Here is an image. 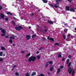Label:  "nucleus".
Returning <instances> with one entry per match:
<instances>
[{"label":"nucleus","instance_id":"1","mask_svg":"<svg viewBox=\"0 0 76 76\" xmlns=\"http://www.w3.org/2000/svg\"><path fill=\"white\" fill-rule=\"evenodd\" d=\"M68 72H69V74L72 73V76H73V75L75 74V70H73V69H72L70 67H69L68 69Z\"/></svg>","mask_w":76,"mask_h":76},{"label":"nucleus","instance_id":"44","mask_svg":"<svg viewBox=\"0 0 76 76\" xmlns=\"http://www.w3.org/2000/svg\"><path fill=\"white\" fill-rule=\"evenodd\" d=\"M5 37L6 38H9V37H8V36H6Z\"/></svg>","mask_w":76,"mask_h":76},{"label":"nucleus","instance_id":"33","mask_svg":"<svg viewBox=\"0 0 76 76\" xmlns=\"http://www.w3.org/2000/svg\"><path fill=\"white\" fill-rule=\"evenodd\" d=\"M38 76H44V75L43 74H40V75H38Z\"/></svg>","mask_w":76,"mask_h":76},{"label":"nucleus","instance_id":"54","mask_svg":"<svg viewBox=\"0 0 76 76\" xmlns=\"http://www.w3.org/2000/svg\"><path fill=\"white\" fill-rule=\"evenodd\" d=\"M34 15V14H31V16H33Z\"/></svg>","mask_w":76,"mask_h":76},{"label":"nucleus","instance_id":"46","mask_svg":"<svg viewBox=\"0 0 76 76\" xmlns=\"http://www.w3.org/2000/svg\"><path fill=\"white\" fill-rule=\"evenodd\" d=\"M8 20V18H5V20Z\"/></svg>","mask_w":76,"mask_h":76},{"label":"nucleus","instance_id":"22","mask_svg":"<svg viewBox=\"0 0 76 76\" xmlns=\"http://www.w3.org/2000/svg\"><path fill=\"white\" fill-rule=\"evenodd\" d=\"M42 1H43V2H44V3H47V2H48V1H45V0H42Z\"/></svg>","mask_w":76,"mask_h":76},{"label":"nucleus","instance_id":"23","mask_svg":"<svg viewBox=\"0 0 76 76\" xmlns=\"http://www.w3.org/2000/svg\"><path fill=\"white\" fill-rule=\"evenodd\" d=\"M58 57L61 58V55L60 54H59V55H58Z\"/></svg>","mask_w":76,"mask_h":76},{"label":"nucleus","instance_id":"37","mask_svg":"<svg viewBox=\"0 0 76 76\" xmlns=\"http://www.w3.org/2000/svg\"><path fill=\"white\" fill-rule=\"evenodd\" d=\"M68 58H72V56H71V55H69L68 56Z\"/></svg>","mask_w":76,"mask_h":76},{"label":"nucleus","instance_id":"49","mask_svg":"<svg viewBox=\"0 0 76 76\" xmlns=\"http://www.w3.org/2000/svg\"><path fill=\"white\" fill-rule=\"evenodd\" d=\"M61 23L62 24H64V23H65L64 22H61Z\"/></svg>","mask_w":76,"mask_h":76},{"label":"nucleus","instance_id":"19","mask_svg":"<svg viewBox=\"0 0 76 76\" xmlns=\"http://www.w3.org/2000/svg\"><path fill=\"white\" fill-rule=\"evenodd\" d=\"M37 58L38 59H40V58H41V56L38 55L37 56Z\"/></svg>","mask_w":76,"mask_h":76},{"label":"nucleus","instance_id":"40","mask_svg":"<svg viewBox=\"0 0 76 76\" xmlns=\"http://www.w3.org/2000/svg\"><path fill=\"white\" fill-rule=\"evenodd\" d=\"M50 6H51V7H54V6L53 5H52V4L50 5Z\"/></svg>","mask_w":76,"mask_h":76},{"label":"nucleus","instance_id":"30","mask_svg":"<svg viewBox=\"0 0 76 76\" xmlns=\"http://www.w3.org/2000/svg\"><path fill=\"white\" fill-rule=\"evenodd\" d=\"M71 64V63L69 62L68 65V67H70V66Z\"/></svg>","mask_w":76,"mask_h":76},{"label":"nucleus","instance_id":"50","mask_svg":"<svg viewBox=\"0 0 76 76\" xmlns=\"http://www.w3.org/2000/svg\"><path fill=\"white\" fill-rule=\"evenodd\" d=\"M64 25H65V26H67V23H64Z\"/></svg>","mask_w":76,"mask_h":76},{"label":"nucleus","instance_id":"51","mask_svg":"<svg viewBox=\"0 0 76 76\" xmlns=\"http://www.w3.org/2000/svg\"><path fill=\"white\" fill-rule=\"evenodd\" d=\"M61 69H63V66H61L60 67Z\"/></svg>","mask_w":76,"mask_h":76},{"label":"nucleus","instance_id":"38","mask_svg":"<svg viewBox=\"0 0 76 76\" xmlns=\"http://www.w3.org/2000/svg\"><path fill=\"white\" fill-rule=\"evenodd\" d=\"M63 37L64 38V39H66V37H65V36L64 35H63Z\"/></svg>","mask_w":76,"mask_h":76},{"label":"nucleus","instance_id":"42","mask_svg":"<svg viewBox=\"0 0 76 76\" xmlns=\"http://www.w3.org/2000/svg\"><path fill=\"white\" fill-rule=\"evenodd\" d=\"M42 50V48H39V50Z\"/></svg>","mask_w":76,"mask_h":76},{"label":"nucleus","instance_id":"21","mask_svg":"<svg viewBox=\"0 0 76 76\" xmlns=\"http://www.w3.org/2000/svg\"><path fill=\"white\" fill-rule=\"evenodd\" d=\"M9 42H10L11 44H12V40L11 39H10L9 41Z\"/></svg>","mask_w":76,"mask_h":76},{"label":"nucleus","instance_id":"52","mask_svg":"<svg viewBox=\"0 0 76 76\" xmlns=\"http://www.w3.org/2000/svg\"><path fill=\"white\" fill-rule=\"evenodd\" d=\"M43 39L44 40H45V38L44 37H43Z\"/></svg>","mask_w":76,"mask_h":76},{"label":"nucleus","instance_id":"15","mask_svg":"<svg viewBox=\"0 0 76 76\" xmlns=\"http://www.w3.org/2000/svg\"><path fill=\"white\" fill-rule=\"evenodd\" d=\"M1 48L2 50H6V49H5V48L3 47H1Z\"/></svg>","mask_w":76,"mask_h":76},{"label":"nucleus","instance_id":"29","mask_svg":"<svg viewBox=\"0 0 76 76\" xmlns=\"http://www.w3.org/2000/svg\"><path fill=\"white\" fill-rule=\"evenodd\" d=\"M1 36H2L3 37L4 36H6V34L5 33H4L3 34H1Z\"/></svg>","mask_w":76,"mask_h":76},{"label":"nucleus","instance_id":"9","mask_svg":"<svg viewBox=\"0 0 76 76\" xmlns=\"http://www.w3.org/2000/svg\"><path fill=\"white\" fill-rule=\"evenodd\" d=\"M30 37H31L29 35L26 36V38L27 39H28V40L29 39H30Z\"/></svg>","mask_w":76,"mask_h":76},{"label":"nucleus","instance_id":"48","mask_svg":"<svg viewBox=\"0 0 76 76\" xmlns=\"http://www.w3.org/2000/svg\"><path fill=\"white\" fill-rule=\"evenodd\" d=\"M16 67V65H14L13 66V68H14L15 67Z\"/></svg>","mask_w":76,"mask_h":76},{"label":"nucleus","instance_id":"43","mask_svg":"<svg viewBox=\"0 0 76 76\" xmlns=\"http://www.w3.org/2000/svg\"><path fill=\"white\" fill-rule=\"evenodd\" d=\"M3 61V59L0 58V61Z\"/></svg>","mask_w":76,"mask_h":76},{"label":"nucleus","instance_id":"18","mask_svg":"<svg viewBox=\"0 0 76 76\" xmlns=\"http://www.w3.org/2000/svg\"><path fill=\"white\" fill-rule=\"evenodd\" d=\"M53 69H54V68L53 67H50V70L52 72V71H53Z\"/></svg>","mask_w":76,"mask_h":76},{"label":"nucleus","instance_id":"64","mask_svg":"<svg viewBox=\"0 0 76 76\" xmlns=\"http://www.w3.org/2000/svg\"><path fill=\"white\" fill-rule=\"evenodd\" d=\"M75 31H76V28H75Z\"/></svg>","mask_w":76,"mask_h":76},{"label":"nucleus","instance_id":"47","mask_svg":"<svg viewBox=\"0 0 76 76\" xmlns=\"http://www.w3.org/2000/svg\"><path fill=\"white\" fill-rule=\"evenodd\" d=\"M2 9V8L1 7V6H0V10H1Z\"/></svg>","mask_w":76,"mask_h":76},{"label":"nucleus","instance_id":"41","mask_svg":"<svg viewBox=\"0 0 76 76\" xmlns=\"http://www.w3.org/2000/svg\"><path fill=\"white\" fill-rule=\"evenodd\" d=\"M67 1H69V2H71V1H72L73 0H67Z\"/></svg>","mask_w":76,"mask_h":76},{"label":"nucleus","instance_id":"39","mask_svg":"<svg viewBox=\"0 0 76 76\" xmlns=\"http://www.w3.org/2000/svg\"><path fill=\"white\" fill-rule=\"evenodd\" d=\"M36 37V35H33L32 36V38H34V37Z\"/></svg>","mask_w":76,"mask_h":76},{"label":"nucleus","instance_id":"55","mask_svg":"<svg viewBox=\"0 0 76 76\" xmlns=\"http://www.w3.org/2000/svg\"><path fill=\"white\" fill-rule=\"evenodd\" d=\"M73 38H74V37H73V36H72L71 37V38H72V39Z\"/></svg>","mask_w":76,"mask_h":76},{"label":"nucleus","instance_id":"31","mask_svg":"<svg viewBox=\"0 0 76 76\" xmlns=\"http://www.w3.org/2000/svg\"><path fill=\"white\" fill-rule=\"evenodd\" d=\"M26 76H29V73L28 72L25 75Z\"/></svg>","mask_w":76,"mask_h":76},{"label":"nucleus","instance_id":"34","mask_svg":"<svg viewBox=\"0 0 76 76\" xmlns=\"http://www.w3.org/2000/svg\"><path fill=\"white\" fill-rule=\"evenodd\" d=\"M48 63L47 62L46 65V67H48Z\"/></svg>","mask_w":76,"mask_h":76},{"label":"nucleus","instance_id":"62","mask_svg":"<svg viewBox=\"0 0 76 76\" xmlns=\"http://www.w3.org/2000/svg\"><path fill=\"white\" fill-rule=\"evenodd\" d=\"M31 27H29V29H30V28H31Z\"/></svg>","mask_w":76,"mask_h":76},{"label":"nucleus","instance_id":"12","mask_svg":"<svg viewBox=\"0 0 76 76\" xmlns=\"http://www.w3.org/2000/svg\"><path fill=\"white\" fill-rule=\"evenodd\" d=\"M70 11L71 12H75V9H74V8H71L70 9Z\"/></svg>","mask_w":76,"mask_h":76},{"label":"nucleus","instance_id":"45","mask_svg":"<svg viewBox=\"0 0 76 76\" xmlns=\"http://www.w3.org/2000/svg\"><path fill=\"white\" fill-rule=\"evenodd\" d=\"M13 19H14V20H16L17 19L16 18L14 17L13 18Z\"/></svg>","mask_w":76,"mask_h":76},{"label":"nucleus","instance_id":"10","mask_svg":"<svg viewBox=\"0 0 76 76\" xmlns=\"http://www.w3.org/2000/svg\"><path fill=\"white\" fill-rule=\"evenodd\" d=\"M48 22L49 24H53V22L52 21L49 20L48 21Z\"/></svg>","mask_w":76,"mask_h":76},{"label":"nucleus","instance_id":"63","mask_svg":"<svg viewBox=\"0 0 76 76\" xmlns=\"http://www.w3.org/2000/svg\"><path fill=\"white\" fill-rule=\"evenodd\" d=\"M48 75H50V72L48 73Z\"/></svg>","mask_w":76,"mask_h":76},{"label":"nucleus","instance_id":"57","mask_svg":"<svg viewBox=\"0 0 76 76\" xmlns=\"http://www.w3.org/2000/svg\"><path fill=\"white\" fill-rule=\"evenodd\" d=\"M3 56H6V54H4L3 55Z\"/></svg>","mask_w":76,"mask_h":76},{"label":"nucleus","instance_id":"24","mask_svg":"<svg viewBox=\"0 0 76 76\" xmlns=\"http://www.w3.org/2000/svg\"><path fill=\"white\" fill-rule=\"evenodd\" d=\"M48 63H49L50 64H53V62H52V61H50V62H48Z\"/></svg>","mask_w":76,"mask_h":76},{"label":"nucleus","instance_id":"16","mask_svg":"<svg viewBox=\"0 0 76 76\" xmlns=\"http://www.w3.org/2000/svg\"><path fill=\"white\" fill-rule=\"evenodd\" d=\"M7 15H12V13L9 12H7Z\"/></svg>","mask_w":76,"mask_h":76},{"label":"nucleus","instance_id":"17","mask_svg":"<svg viewBox=\"0 0 76 76\" xmlns=\"http://www.w3.org/2000/svg\"><path fill=\"white\" fill-rule=\"evenodd\" d=\"M60 68H59L58 69L57 73H60Z\"/></svg>","mask_w":76,"mask_h":76},{"label":"nucleus","instance_id":"61","mask_svg":"<svg viewBox=\"0 0 76 76\" xmlns=\"http://www.w3.org/2000/svg\"><path fill=\"white\" fill-rule=\"evenodd\" d=\"M70 34H69V35H68V37H69V36H70Z\"/></svg>","mask_w":76,"mask_h":76},{"label":"nucleus","instance_id":"4","mask_svg":"<svg viewBox=\"0 0 76 76\" xmlns=\"http://www.w3.org/2000/svg\"><path fill=\"white\" fill-rule=\"evenodd\" d=\"M62 0H56V2L57 4H59V2H61Z\"/></svg>","mask_w":76,"mask_h":76},{"label":"nucleus","instance_id":"7","mask_svg":"<svg viewBox=\"0 0 76 76\" xmlns=\"http://www.w3.org/2000/svg\"><path fill=\"white\" fill-rule=\"evenodd\" d=\"M30 55H31V53H29L28 54H27L26 56V58H28L30 56Z\"/></svg>","mask_w":76,"mask_h":76},{"label":"nucleus","instance_id":"8","mask_svg":"<svg viewBox=\"0 0 76 76\" xmlns=\"http://www.w3.org/2000/svg\"><path fill=\"white\" fill-rule=\"evenodd\" d=\"M0 16L1 18H4V14H3V13H1L0 15Z\"/></svg>","mask_w":76,"mask_h":76},{"label":"nucleus","instance_id":"58","mask_svg":"<svg viewBox=\"0 0 76 76\" xmlns=\"http://www.w3.org/2000/svg\"><path fill=\"white\" fill-rule=\"evenodd\" d=\"M14 70V68H13L12 69H11L12 70Z\"/></svg>","mask_w":76,"mask_h":76},{"label":"nucleus","instance_id":"2","mask_svg":"<svg viewBox=\"0 0 76 76\" xmlns=\"http://www.w3.org/2000/svg\"><path fill=\"white\" fill-rule=\"evenodd\" d=\"M36 60V57L34 56H31L28 59V61H35Z\"/></svg>","mask_w":76,"mask_h":76},{"label":"nucleus","instance_id":"13","mask_svg":"<svg viewBox=\"0 0 76 76\" xmlns=\"http://www.w3.org/2000/svg\"><path fill=\"white\" fill-rule=\"evenodd\" d=\"M36 75V72H33L32 73L31 75L32 76H34Z\"/></svg>","mask_w":76,"mask_h":76},{"label":"nucleus","instance_id":"3","mask_svg":"<svg viewBox=\"0 0 76 76\" xmlns=\"http://www.w3.org/2000/svg\"><path fill=\"white\" fill-rule=\"evenodd\" d=\"M23 28L20 26H19L18 27H15V29L17 31H20L21 29H22Z\"/></svg>","mask_w":76,"mask_h":76},{"label":"nucleus","instance_id":"5","mask_svg":"<svg viewBox=\"0 0 76 76\" xmlns=\"http://www.w3.org/2000/svg\"><path fill=\"white\" fill-rule=\"evenodd\" d=\"M12 37H10V39H15V37H16L13 35H12Z\"/></svg>","mask_w":76,"mask_h":76},{"label":"nucleus","instance_id":"27","mask_svg":"<svg viewBox=\"0 0 76 76\" xmlns=\"http://www.w3.org/2000/svg\"><path fill=\"white\" fill-rule=\"evenodd\" d=\"M64 31L65 32H67V29H65L64 30Z\"/></svg>","mask_w":76,"mask_h":76},{"label":"nucleus","instance_id":"36","mask_svg":"<svg viewBox=\"0 0 76 76\" xmlns=\"http://www.w3.org/2000/svg\"><path fill=\"white\" fill-rule=\"evenodd\" d=\"M22 54H24V53H25V51H22L21 52Z\"/></svg>","mask_w":76,"mask_h":76},{"label":"nucleus","instance_id":"60","mask_svg":"<svg viewBox=\"0 0 76 76\" xmlns=\"http://www.w3.org/2000/svg\"><path fill=\"white\" fill-rule=\"evenodd\" d=\"M2 29V28H0V30H1Z\"/></svg>","mask_w":76,"mask_h":76},{"label":"nucleus","instance_id":"26","mask_svg":"<svg viewBox=\"0 0 76 76\" xmlns=\"http://www.w3.org/2000/svg\"><path fill=\"white\" fill-rule=\"evenodd\" d=\"M55 45H59V44L57 43H56L55 44H54Z\"/></svg>","mask_w":76,"mask_h":76},{"label":"nucleus","instance_id":"56","mask_svg":"<svg viewBox=\"0 0 76 76\" xmlns=\"http://www.w3.org/2000/svg\"><path fill=\"white\" fill-rule=\"evenodd\" d=\"M45 32H47V30H45Z\"/></svg>","mask_w":76,"mask_h":76},{"label":"nucleus","instance_id":"11","mask_svg":"<svg viewBox=\"0 0 76 76\" xmlns=\"http://www.w3.org/2000/svg\"><path fill=\"white\" fill-rule=\"evenodd\" d=\"M1 30V32H2V33H3V34H5V33L6 32V31H5V30H4L2 29Z\"/></svg>","mask_w":76,"mask_h":76},{"label":"nucleus","instance_id":"53","mask_svg":"<svg viewBox=\"0 0 76 76\" xmlns=\"http://www.w3.org/2000/svg\"><path fill=\"white\" fill-rule=\"evenodd\" d=\"M65 60V59H64V58H63L62 59V61H64Z\"/></svg>","mask_w":76,"mask_h":76},{"label":"nucleus","instance_id":"59","mask_svg":"<svg viewBox=\"0 0 76 76\" xmlns=\"http://www.w3.org/2000/svg\"><path fill=\"white\" fill-rule=\"evenodd\" d=\"M38 53H39V52L37 51V54H38Z\"/></svg>","mask_w":76,"mask_h":76},{"label":"nucleus","instance_id":"6","mask_svg":"<svg viewBox=\"0 0 76 76\" xmlns=\"http://www.w3.org/2000/svg\"><path fill=\"white\" fill-rule=\"evenodd\" d=\"M47 39H49V40L52 41H54V39H53V38H50V37H48Z\"/></svg>","mask_w":76,"mask_h":76},{"label":"nucleus","instance_id":"35","mask_svg":"<svg viewBox=\"0 0 76 76\" xmlns=\"http://www.w3.org/2000/svg\"><path fill=\"white\" fill-rule=\"evenodd\" d=\"M15 74L17 76H19V73H18V72H15Z\"/></svg>","mask_w":76,"mask_h":76},{"label":"nucleus","instance_id":"32","mask_svg":"<svg viewBox=\"0 0 76 76\" xmlns=\"http://www.w3.org/2000/svg\"><path fill=\"white\" fill-rule=\"evenodd\" d=\"M70 61V60L69 59L67 60V64H69V61Z\"/></svg>","mask_w":76,"mask_h":76},{"label":"nucleus","instance_id":"20","mask_svg":"<svg viewBox=\"0 0 76 76\" xmlns=\"http://www.w3.org/2000/svg\"><path fill=\"white\" fill-rule=\"evenodd\" d=\"M3 52H0V56H3Z\"/></svg>","mask_w":76,"mask_h":76},{"label":"nucleus","instance_id":"25","mask_svg":"<svg viewBox=\"0 0 76 76\" xmlns=\"http://www.w3.org/2000/svg\"><path fill=\"white\" fill-rule=\"evenodd\" d=\"M54 6L55 7H56V8H57L58 7H57V4H55L54 5Z\"/></svg>","mask_w":76,"mask_h":76},{"label":"nucleus","instance_id":"14","mask_svg":"<svg viewBox=\"0 0 76 76\" xmlns=\"http://www.w3.org/2000/svg\"><path fill=\"white\" fill-rule=\"evenodd\" d=\"M66 10L69 11V6L66 7Z\"/></svg>","mask_w":76,"mask_h":76},{"label":"nucleus","instance_id":"28","mask_svg":"<svg viewBox=\"0 0 76 76\" xmlns=\"http://www.w3.org/2000/svg\"><path fill=\"white\" fill-rule=\"evenodd\" d=\"M12 23L14 25H15V23L14 21H12Z\"/></svg>","mask_w":76,"mask_h":76}]
</instances>
